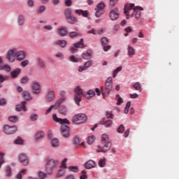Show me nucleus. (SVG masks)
Here are the masks:
<instances>
[{
	"instance_id": "nucleus-1",
	"label": "nucleus",
	"mask_w": 179,
	"mask_h": 179,
	"mask_svg": "<svg viewBox=\"0 0 179 179\" xmlns=\"http://www.w3.org/2000/svg\"><path fill=\"white\" fill-rule=\"evenodd\" d=\"M141 10H143V8L135 6L134 3H127L124 7V13L127 20L129 19V17H134L136 20H139L142 15Z\"/></svg>"
},
{
	"instance_id": "nucleus-2",
	"label": "nucleus",
	"mask_w": 179,
	"mask_h": 179,
	"mask_svg": "<svg viewBox=\"0 0 179 179\" xmlns=\"http://www.w3.org/2000/svg\"><path fill=\"white\" fill-rule=\"evenodd\" d=\"M82 96L87 99H90V90L87 91L85 93H83V90L80 87V86L78 85L74 88V101L77 106L80 105V102L82 101Z\"/></svg>"
},
{
	"instance_id": "nucleus-3",
	"label": "nucleus",
	"mask_w": 179,
	"mask_h": 179,
	"mask_svg": "<svg viewBox=\"0 0 179 179\" xmlns=\"http://www.w3.org/2000/svg\"><path fill=\"white\" fill-rule=\"evenodd\" d=\"M58 160L48 158L46 160V164H45V171L47 174L49 176H51L52 174V171H54V169H57V166H58Z\"/></svg>"
},
{
	"instance_id": "nucleus-4",
	"label": "nucleus",
	"mask_w": 179,
	"mask_h": 179,
	"mask_svg": "<svg viewBox=\"0 0 179 179\" xmlns=\"http://www.w3.org/2000/svg\"><path fill=\"white\" fill-rule=\"evenodd\" d=\"M87 121V116L84 113H79L77 115H75L72 117V122L73 124H85Z\"/></svg>"
},
{
	"instance_id": "nucleus-5",
	"label": "nucleus",
	"mask_w": 179,
	"mask_h": 179,
	"mask_svg": "<svg viewBox=\"0 0 179 179\" xmlns=\"http://www.w3.org/2000/svg\"><path fill=\"white\" fill-rule=\"evenodd\" d=\"M111 90H113V78L109 77L105 83L104 92L102 93L103 99L106 96H108V94H110V92H111Z\"/></svg>"
},
{
	"instance_id": "nucleus-6",
	"label": "nucleus",
	"mask_w": 179,
	"mask_h": 179,
	"mask_svg": "<svg viewBox=\"0 0 179 179\" xmlns=\"http://www.w3.org/2000/svg\"><path fill=\"white\" fill-rule=\"evenodd\" d=\"M6 59L8 62H15L16 61V48L9 49L6 54Z\"/></svg>"
},
{
	"instance_id": "nucleus-7",
	"label": "nucleus",
	"mask_w": 179,
	"mask_h": 179,
	"mask_svg": "<svg viewBox=\"0 0 179 179\" xmlns=\"http://www.w3.org/2000/svg\"><path fill=\"white\" fill-rule=\"evenodd\" d=\"M3 131L6 135H13V134H16L17 131V127L16 126H9L8 124H5L3 127Z\"/></svg>"
},
{
	"instance_id": "nucleus-8",
	"label": "nucleus",
	"mask_w": 179,
	"mask_h": 179,
	"mask_svg": "<svg viewBox=\"0 0 179 179\" xmlns=\"http://www.w3.org/2000/svg\"><path fill=\"white\" fill-rule=\"evenodd\" d=\"M17 159L22 166H29V159L27 154L24 152L20 153L18 155Z\"/></svg>"
},
{
	"instance_id": "nucleus-9",
	"label": "nucleus",
	"mask_w": 179,
	"mask_h": 179,
	"mask_svg": "<svg viewBox=\"0 0 179 179\" xmlns=\"http://www.w3.org/2000/svg\"><path fill=\"white\" fill-rule=\"evenodd\" d=\"M31 89L33 94H40L41 93V85L38 81L32 82Z\"/></svg>"
},
{
	"instance_id": "nucleus-10",
	"label": "nucleus",
	"mask_w": 179,
	"mask_h": 179,
	"mask_svg": "<svg viewBox=\"0 0 179 179\" xmlns=\"http://www.w3.org/2000/svg\"><path fill=\"white\" fill-rule=\"evenodd\" d=\"M105 8H106V5L104 4V3L103 2L99 3L96 6V8H95V10H96L95 16L96 17H100L101 15H103Z\"/></svg>"
},
{
	"instance_id": "nucleus-11",
	"label": "nucleus",
	"mask_w": 179,
	"mask_h": 179,
	"mask_svg": "<svg viewBox=\"0 0 179 179\" xmlns=\"http://www.w3.org/2000/svg\"><path fill=\"white\" fill-rule=\"evenodd\" d=\"M45 100L48 101V103H51V101H54L55 100V92L54 90L49 89L48 92L45 95Z\"/></svg>"
},
{
	"instance_id": "nucleus-12",
	"label": "nucleus",
	"mask_w": 179,
	"mask_h": 179,
	"mask_svg": "<svg viewBox=\"0 0 179 179\" xmlns=\"http://www.w3.org/2000/svg\"><path fill=\"white\" fill-rule=\"evenodd\" d=\"M52 118L55 122H57V124H60V125H62L63 124H67V125H69V124H71V122H69V120H68V119L59 118L55 113H54L52 115Z\"/></svg>"
},
{
	"instance_id": "nucleus-13",
	"label": "nucleus",
	"mask_w": 179,
	"mask_h": 179,
	"mask_svg": "<svg viewBox=\"0 0 179 179\" xmlns=\"http://www.w3.org/2000/svg\"><path fill=\"white\" fill-rule=\"evenodd\" d=\"M26 52L23 50H17V48H16L15 59H17V61H23V59H26Z\"/></svg>"
},
{
	"instance_id": "nucleus-14",
	"label": "nucleus",
	"mask_w": 179,
	"mask_h": 179,
	"mask_svg": "<svg viewBox=\"0 0 179 179\" xmlns=\"http://www.w3.org/2000/svg\"><path fill=\"white\" fill-rule=\"evenodd\" d=\"M61 134L64 138H69V127L65 124H62Z\"/></svg>"
},
{
	"instance_id": "nucleus-15",
	"label": "nucleus",
	"mask_w": 179,
	"mask_h": 179,
	"mask_svg": "<svg viewBox=\"0 0 179 179\" xmlns=\"http://www.w3.org/2000/svg\"><path fill=\"white\" fill-rule=\"evenodd\" d=\"M0 71H6V72H10L12 71V68L9 64H3V59H2L1 56H0Z\"/></svg>"
},
{
	"instance_id": "nucleus-16",
	"label": "nucleus",
	"mask_w": 179,
	"mask_h": 179,
	"mask_svg": "<svg viewBox=\"0 0 179 179\" xmlns=\"http://www.w3.org/2000/svg\"><path fill=\"white\" fill-rule=\"evenodd\" d=\"M120 16V13L118 12V9L115 8L109 13V17L110 20H117Z\"/></svg>"
},
{
	"instance_id": "nucleus-17",
	"label": "nucleus",
	"mask_w": 179,
	"mask_h": 179,
	"mask_svg": "<svg viewBox=\"0 0 179 179\" xmlns=\"http://www.w3.org/2000/svg\"><path fill=\"white\" fill-rule=\"evenodd\" d=\"M110 148H111V142H107V143H105L103 147H99V150H97L96 152L99 153L100 152L105 153V152L110 150Z\"/></svg>"
},
{
	"instance_id": "nucleus-18",
	"label": "nucleus",
	"mask_w": 179,
	"mask_h": 179,
	"mask_svg": "<svg viewBox=\"0 0 179 179\" xmlns=\"http://www.w3.org/2000/svg\"><path fill=\"white\" fill-rule=\"evenodd\" d=\"M57 34L60 37H65L68 34V28L66 27H60L57 29Z\"/></svg>"
},
{
	"instance_id": "nucleus-19",
	"label": "nucleus",
	"mask_w": 179,
	"mask_h": 179,
	"mask_svg": "<svg viewBox=\"0 0 179 179\" xmlns=\"http://www.w3.org/2000/svg\"><path fill=\"white\" fill-rule=\"evenodd\" d=\"M73 145H75V146L80 145V146H83V148H86V143L83 142L80 143V138H79V136H76L73 138Z\"/></svg>"
},
{
	"instance_id": "nucleus-20",
	"label": "nucleus",
	"mask_w": 179,
	"mask_h": 179,
	"mask_svg": "<svg viewBox=\"0 0 179 179\" xmlns=\"http://www.w3.org/2000/svg\"><path fill=\"white\" fill-rule=\"evenodd\" d=\"M16 111H27V108H26V101H22L21 104L17 105L15 108Z\"/></svg>"
},
{
	"instance_id": "nucleus-21",
	"label": "nucleus",
	"mask_w": 179,
	"mask_h": 179,
	"mask_svg": "<svg viewBox=\"0 0 179 179\" xmlns=\"http://www.w3.org/2000/svg\"><path fill=\"white\" fill-rule=\"evenodd\" d=\"M69 61L73 63L82 62V58L78 57V56L72 55L69 57Z\"/></svg>"
},
{
	"instance_id": "nucleus-22",
	"label": "nucleus",
	"mask_w": 179,
	"mask_h": 179,
	"mask_svg": "<svg viewBox=\"0 0 179 179\" xmlns=\"http://www.w3.org/2000/svg\"><path fill=\"white\" fill-rule=\"evenodd\" d=\"M20 72H22V70L20 69H15L13 70L10 72L11 78H13V79H16V78H17L19 75H20Z\"/></svg>"
},
{
	"instance_id": "nucleus-23",
	"label": "nucleus",
	"mask_w": 179,
	"mask_h": 179,
	"mask_svg": "<svg viewBox=\"0 0 179 179\" xmlns=\"http://www.w3.org/2000/svg\"><path fill=\"white\" fill-rule=\"evenodd\" d=\"M24 15L23 14H20L17 18V23L18 26H23L24 24Z\"/></svg>"
},
{
	"instance_id": "nucleus-24",
	"label": "nucleus",
	"mask_w": 179,
	"mask_h": 179,
	"mask_svg": "<svg viewBox=\"0 0 179 179\" xmlns=\"http://www.w3.org/2000/svg\"><path fill=\"white\" fill-rule=\"evenodd\" d=\"M65 100H66L65 98H60L55 101V104H52V105H53V107L55 108V109L57 110V108H59V106H61V104H62V103H64Z\"/></svg>"
},
{
	"instance_id": "nucleus-25",
	"label": "nucleus",
	"mask_w": 179,
	"mask_h": 179,
	"mask_svg": "<svg viewBox=\"0 0 179 179\" xmlns=\"http://www.w3.org/2000/svg\"><path fill=\"white\" fill-rule=\"evenodd\" d=\"M75 13H76V15H79L80 16L82 15L83 17H87V16H89V11L87 10H76Z\"/></svg>"
},
{
	"instance_id": "nucleus-26",
	"label": "nucleus",
	"mask_w": 179,
	"mask_h": 179,
	"mask_svg": "<svg viewBox=\"0 0 179 179\" xmlns=\"http://www.w3.org/2000/svg\"><path fill=\"white\" fill-rule=\"evenodd\" d=\"M22 97H24V99H26L27 101L33 100V96H31L30 92L27 91H24L22 92Z\"/></svg>"
},
{
	"instance_id": "nucleus-27",
	"label": "nucleus",
	"mask_w": 179,
	"mask_h": 179,
	"mask_svg": "<svg viewBox=\"0 0 179 179\" xmlns=\"http://www.w3.org/2000/svg\"><path fill=\"white\" fill-rule=\"evenodd\" d=\"M90 66V62L87 61L85 63L84 66H80L78 67V72H83V71H86Z\"/></svg>"
},
{
	"instance_id": "nucleus-28",
	"label": "nucleus",
	"mask_w": 179,
	"mask_h": 179,
	"mask_svg": "<svg viewBox=\"0 0 179 179\" xmlns=\"http://www.w3.org/2000/svg\"><path fill=\"white\" fill-rule=\"evenodd\" d=\"M127 55L129 58H132L135 55V49L130 45L127 47Z\"/></svg>"
},
{
	"instance_id": "nucleus-29",
	"label": "nucleus",
	"mask_w": 179,
	"mask_h": 179,
	"mask_svg": "<svg viewBox=\"0 0 179 179\" xmlns=\"http://www.w3.org/2000/svg\"><path fill=\"white\" fill-rule=\"evenodd\" d=\"M58 111L59 114H62V115H66V113H68V108L66 106L62 105L59 107Z\"/></svg>"
},
{
	"instance_id": "nucleus-30",
	"label": "nucleus",
	"mask_w": 179,
	"mask_h": 179,
	"mask_svg": "<svg viewBox=\"0 0 179 179\" xmlns=\"http://www.w3.org/2000/svg\"><path fill=\"white\" fill-rule=\"evenodd\" d=\"M50 145L52 148H59V141L58 140V138H52L50 141Z\"/></svg>"
},
{
	"instance_id": "nucleus-31",
	"label": "nucleus",
	"mask_w": 179,
	"mask_h": 179,
	"mask_svg": "<svg viewBox=\"0 0 179 179\" xmlns=\"http://www.w3.org/2000/svg\"><path fill=\"white\" fill-rule=\"evenodd\" d=\"M66 21L68 22V23H71V24H75V23H76V22H78V19L74 17L71 15L70 17L66 18Z\"/></svg>"
},
{
	"instance_id": "nucleus-32",
	"label": "nucleus",
	"mask_w": 179,
	"mask_h": 179,
	"mask_svg": "<svg viewBox=\"0 0 179 179\" xmlns=\"http://www.w3.org/2000/svg\"><path fill=\"white\" fill-rule=\"evenodd\" d=\"M56 45H60L62 48H65L66 45V41L65 40H58L55 42Z\"/></svg>"
},
{
	"instance_id": "nucleus-33",
	"label": "nucleus",
	"mask_w": 179,
	"mask_h": 179,
	"mask_svg": "<svg viewBox=\"0 0 179 179\" xmlns=\"http://www.w3.org/2000/svg\"><path fill=\"white\" fill-rule=\"evenodd\" d=\"M8 121H10V122H12L13 124H16V122H19V117L16 115L10 116L8 117Z\"/></svg>"
},
{
	"instance_id": "nucleus-34",
	"label": "nucleus",
	"mask_w": 179,
	"mask_h": 179,
	"mask_svg": "<svg viewBox=\"0 0 179 179\" xmlns=\"http://www.w3.org/2000/svg\"><path fill=\"white\" fill-rule=\"evenodd\" d=\"M44 138V132L40 131H38L35 135V140L38 141L39 139H43Z\"/></svg>"
},
{
	"instance_id": "nucleus-35",
	"label": "nucleus",
	"mask_w": 179,
	"mask_h": 179,
	"mask_svg": "<svg viewBox=\"0 0 179 179\" xmlns=\"http://www.w3.org/2000/svg\"><path fill=\"white\" fill-rule=\"evenodd\" d=\"M121 71H122V66H121L115 69L113 73V78H117V75H118V73L121 72Z\"/></svg>"
},
{
	"instance_id": "nucleus-36",
	"label": "nucleus",
	"mask_w": 179,
	"mask_h": 179,
	"mask_svg": "<svg viewBox=\"0 0 179 179\" xmlns=\"http://www.w3.org/2000/svg\"><path fill=\"white\" fill-rule=\"evenodd\" d=\"M101 142L102 143H107V142H110V138L107 134H103L101 136Z\"/></svg>"
},
{
	"instance_id": "nucleus-37",
	"label": "nucleus",
	"mask_w": 179,
	"mask_h": 179,
	"mask_svg": "<svg viewBox=\"0 0 179 179\" xmlns=\"http://www.w3.org/2000/svg\"><path fill=\"white\" fill-rule=\"evenodd\" d=\"M64 15H65L66 19H68V17H70V16H72V9L66 8L64 10Z\"/></svg>"
},
{
	"instance_id": "nucleus-38",
	"label": "nucleus",
	"mask_w": 179,
	"mask_h": 179,
	"mask_svg": "<svg viewBox=\"0 0 179 179\" xmlns=\"http://www.w3.org/2000/svg\"><path fill=\"white\" fill-rule=\"evenodd\" d=\"M6 173L7 177H10V176H12V168L10 167V166H6Z\"/></svg>"
},
{
	"instance_id": "nucleus-39",
	"label": "nucleus",
	"mask_w": 179,
	"mask_h": 179,
	"mask_svg": "<svg viewBox=\"0 0 179 179\" xmlns=\"http://www.w3.org/2000/svg\"><path fill=\"white\" fill-rule=\"evenodd\" d=\"M73 45L74 47H76V48H80L81 47H83L84 45L83 38H81L80 41L74 43Z\"/></svg>"
},
{
	"instance_id": "nucleus-40",
	"label": "nucleus",
	"mask_w": 179,
	"mask_h": 179,
	"mask_svg": "<svg viewBox=\"0 0 179 179\" xmlns=\"http://www.w3.org/2000/svg\"><path fill=\"white\" fill-rule=\"evenodd\" d=\"M133 87L135 89V90H138V92H142V86L141 85V83L138 82L134 83Z\"/></svg>"
},
{
	"instance_id": "nucleus-41",
	"label": "nucleus",
	"mask_w": 179,
	"mask_h": 179,
	"mask_svg": "<svg viewBox=\"0 0 179 179\" xmlns=\"http://www.w3.org/2000/svg\"><path fill=\"white\" fill-rule=\"evenodd\" d=\"M68 169L70 171H73V173H78L79 171V167L78 166H70Z\"/></svg>"
},
{
	"instance_id": "nucleus-42",
	"label": "nucleus",
	"mask_w": 179,
	"mask_h": 179,
	"mask_svg": "<svg viewBox=\"0 0 179 179\" xmlns=\"http://www.w3.org/2000/svg\"><path fill=\"white\" fill-rule=\"evenodd\" d=\"M71 38H75L76 37H79L80 36V34L78 31H71L69 34Z\"/></svg>"
},
{
	"instance_id": "nucleus-43",
	"label": "nucleus",
	"mask_w": 179,
	"mask_h": 179,
	"mask_svg": "<svg viewBox=\"0 0 179 179\" xmlns=\"http://www.w3.org/2000/svg\"><path fill=\"white\" fill-rule=\"evenodd\" d=\"M107 161V159L103 158V159H101L99 161V167H106V162Z\"/></svg>"
},
{
	"instance_id": "nucleus-44",
	"label": "nucleus",
	"mask_w": 179,
	"mask_h": 179,
	"mask_svg": "<svg viewBox=\"0 0 179 179\" xmlns=\"http://www.w3.org/2000/svg\"><path fill=\"white\" fill-rule=\"evenodd\" d=\"M5 156V153L0 152V169L2 167V165L5 164V159H3V157Z\"/></svg>"
},
{
	"instance_id": "nucleus-45",
	"label": "nucleus",
	"mask_w": 179,
	"mask_h": 179,
	"mask_svg": "<svg viewBox=\"0 0 179 179\" xmlns=\"http://www.w3.org/2000/svg\"><path fill=\"white\" fill-rule=\"evenodd\" d=\"M29 119L31 121H37L38 120V115L36 113L31 114Z\"/></svg>"
},
{
	"instance_id": "nucleus-46",
	"label": "nucleus",
	"mask_w": 179,
	"mask_h": 179,
	"mask_svg": "<svg viewBox=\"0 0 179 179\" xmlns=\"http://www.w3.org/2000/svg\"><path fill=\"white\" fill-rule=\"evenodd\" d=\"M15 145H23V139H22L20 137H17L14 141Z\"/></svg>"
},
{
	"instance_id": "nucleus-47",
	"label": "nucleus",
	"mask_w": 179,
	"mask_h": 179,
	"mask_svg": "<svg viewBox=\"0 0 179 179\" xmlns=\"http://www.w3.org/2000/svg\"><path fill=\"white\" fill-rule=\"evenodd\" d=\"M65 174V169H59L56 175V177L58 178L59 177H62Z\"/></svg>"
},
{
	"instance_id": "nucleus-48",
	"label": "nucleus",
	"mask_w": 179,
	"mask_h": 179,
	"mask_svg": "<svg viewBox=\"0 0 179 179\" xmlns=\"http://www.w3.org/2000/svg\"><path fill=\"white\" fill-rule=\"evenodd\" d=\"M38 176L39 178L44 179L47 177V173L40 171L38 172Z\"/></svg>"
},
{
	"instance_id": "nucleus-49",
	"label": "nucleus",
	"mask_w": 179,
	"mask_h": 179,
	"mask_svg": "<svg viewBox=\"0 0 179 179\" xmlns=\"http://www.w3.org/2000/svg\"><path fill=\"white\" fill-rule=\"evenodd\" d=\"M29 80H30V78H29L28 76H24L20 79V83L22 84L27 83V82H29Z\"/></svg>"
},
{
	"instance_id": "nucleus-50",
	"label": "nucleus",
	"mask_w": 179,
	"mask_h": 179,
	"mask_svg": "<svg viewBox=\"0 0 179 179\" xmlns=\"http://www.w3.org/2000/svg\"><path fill=\"white\" fill-rule=\"evenodd\" d=\"M103 29H100V30L97 31V30L93 29L90 31V33L92 34H103Z\"/></svg>"
},
{
	"instance_id": "nucleus-51",
	"label": "nucleus",
	"mask_w": 179,
	"mask_h": 179,
	"mask_svg": "<svg viewBox=\"0 0 179 179\" xmlns=\"http://www.w3.org/2000/svg\"><path fill=\"white\" fill-rule=\"evenodd\" d=\"M116 99H117V106H120V104H121L122 103H124V100L122 99V98H121V96H120V94H117L116 95Z\"/></svg>"
},
{
	"instance_id": "nucleus-52",
	"label": "nucleus",
	"mask_w": 179,
	"mask_h": 179,
	"mask_svg": "<svg viewBox=\"0 0 179 179\" xmlns=\"http://www.w3.org/2000/svg\"><path fill=\"white\" fill-rule=\"evenodd\" d=\"M45 11V6H41L38 8L37 13L41 14Z\"/></svg>"
},
{
	"instance_id": "nucleus-53",
	"label": "nucleus",
	"mask_w": 179,
	"mask_h": 179,
	"mask_svg": "<svg viewBox=\"0 0 179 179\" xmlns=\"http://www.w3.org/2000/svg\"><path fill=\"white\" fill-rule=\"evenodd\" d=\"M83 59H90V51H87L86 53H83Z\"/></svg>"
},
{
	"instance_id": "nucleus-54",
	"label": "nucleus",
	"mask_w": 179,
	"mask_h": 179,
	"mask_svg": "<svg viewBox=\"0 0 179 179\" xmlns=\"http://www.w3.org/2000/svg\"><path fill=\"white\" fill-rule=\"evenodd\" d=\"M129 107H131V102L128 101L124 108V114H128V113H129Z\"/></svg>"
},
{
	"instance_id": "nucleus-55",
	"label": "nucleus",
	"mask_w": 179,
	"mask_h": 179,
	"mask_svg": "<svg viewBox=\"0 0 179 179\" xmlns=\"http://www.w3.org/2000/svg\"><path fill=\"white\" fill-rule=\"evenodd\" d=\"M101 43L102 45H107L108 44V39L106 37H103L101 39Z\"/></svg>"
},
{
	"instance_id": "nucleus-56",
	"label": "nucleus",
	"mask_w": 179,
	"mask_h": 179,
	"mask_svg": "<svg viewBox=\"0 0 179 179\" xmlns=\"http://www.w3.org/2000/svg\"><path fill=\"white\" fill-rule=\"evenodd\" d=\"M66 162H68V159L64 158L62 162V170H65V169H66Z\"/></svg>"
},
{
	"instance_id": "nucleus-57",
	"label": "nucleus",
	"mask_w": 179,
	"mask_h": 179,
	"mask_svg": "<svg viewBox=\"0 0 179 179\" xmlns=\"http://www.w3.org/2000/svg\"><path fill=\"white\" fill-rule=\"evenodd\" d=\"M43 29L44 30H48V31H51L54 29V27H52L51 24L44 25Z\"/></svg>"
},
{
	"instance_id": "nucleus-58",
	"label": "nucleus",
	"mask_w": 179,
	"mask_h": 179,
	"mask_svg": "<svg viewBox=\"0 0 179 179\" xmlns=\"http://www.w3.org/2000/svg\"><path fill=\"white\" fill-rule=\"evenodd\" d=\"M56 58H59V59H64V53L61 52H58L55 54Z\"/></svg>"
},
{
	"instance_id": "nucleus-59",
	"label": "nucleus",
	"mask_w": 179,
	"mask_h": 179,
	"mask_svg": "<svg viewBox=\"0 0 179 179\" xmlns=\"http://www.w3.org/2000/svg\"><path fill=\"white\" fill-rule=\"evenodd\" d=\"M38 64L41 68L45 67V64L44 63V61H43L41 59H38Z\"/></svg>"
},
{
	"instance_id": "nucleus-60",
	"label": "nucleus",
	"mask_w": 179,
	"mask_h": 179,
	"mask_svg": "<svg viewBox=\"0 0 179 179\" xmlns=\"http://www.w3.org/2000/svg\"><path fill=\"white\" fill-rule=\"evenodd\" d=\"M124 127L123 124H121L117 129V131L119 133V134H122V132H124Z\"/></svg>"
},
{
	"instance_id": "nucleus-61",
	"label": "nucleus",
	"mask_w": 179,
	"mask_h": 179,
	"mask_svg": "<svg viewBox=\"0 0 179 179\" xmlns=\"http://www.w3.org/2000/svg\"><path fill=\"white\" fill-rule=\"evenodd\" d=\"M52 108H55L54 105H50V106L46 110L45 115H48L51 111H52Z\"/></svg>"
},
{
	"instance_id": "nucleus-62",
	"label": "nucleus",
	"mask_w": 179,
	"mask_h": 179,
	"mask_svg": "<svg viewBox=\"0 0 179 179\" xmlns=\"http://www.w3.org/2000/svg\"><path fill=\"white\" fill-rule=\"evenodd\" d=\"M81 174H83V176H81L80 177V179H87V175L86 174V171L83 170L81 171Z\"/></svg>"
},
{
	"instance_id": "nucleus-63",
	"label": "nucleus",
	"mask_w": 179,
	"mask_h": 179,
	"mask_svg": "<svg viewBox=\"0 0 179 179\" xmlns=\"http://www.w3.org/2000/svg\"><path fill=\"white\" fill-rule=\"evenodd\" d=\"M70 51L71 54H75V52H78V48L73 45V46L70 48Z\"/></svg>"
},
{
	"instance_id": "nucleus-64",
	"label": "nucleus",
	"mask_w": 179,
	"mask_h": 179,
	"mask_svg": "<svg viewBox=\"0 0 179 179\" xmlns=\"http://www.w3.org/2000/svg\"><path fill=\"white\" fill-rule=\"evenodd\" d=\"M104 125H105V127H106V128H108L109 127L113 125V121L112 120H107V121L105 122Z\"/></svg>"
}]
</instances>
